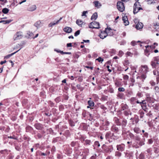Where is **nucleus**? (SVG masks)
<instances>
[{"mask_svg":"<svg viewBox=\"0 0 159 159\" xmlns=\"http://www.w3.org/2000/svg\"><path fill=\"white\" fill-rule=\"evenodd\" d=\"M111 30V29L110 28H107L105 29V30L101 31L99 36L101 39H103L107 37L108 35H111L110 34H109V32Z\"/></svg>","mask_w":159,"mask_h":159,"instance_id":"obj_1","label":"nucleus"},{"mask_svg":"<svg viewBox=\"0 0 159 159\" xmlns=\"http://www.w3.org/2000/svg\"><path fill=\"white\" fill-rule=\"evenodd\" d=\"M159 64V59L158 57L153 58L151 62V65L152 68H156Z\"/></svg>","mask_w":159,"mask_h":159,"instance_id":"obj_2","label":"nucleus"},{"mask_svg":"<svg viewBox=\"0 0 159 159\" xmlns=\"http://www.w3.org/2000/svg\"><path fill=\"white\" fill-rule=\"evenodd\" d=\"M102 150L105 153H110L113 150L112 146H107L105 144H103L102 146Z\"/></svg>","mask_w":159,"mask_h":159,"instance_id":"obj_3","label":"nucleus"},{"mask_svg":"<svg viewBox=\"0 0 159 159\" xmlns=\"http://www.w3.org/2000/svg\"><path fill=\"white\" fill-rule=\"evenodd\" d=\"M146 78V75L145 74H142L140 75H138L136 78V81L138 84H142Z\"/></svg>","mask_w":159,"mask_h":159,"instance_id":"obj_4","label":"nucleus"},{"mask_svg":"<svg viewBox=\"0 0 159 159\" xmlns=\"http://www.w3.org/2000/svg\"><path fill=\"white\" fill-rule=\"evenodd\" d=\"M128 135L130 139L136 141H139L141 139L140 136L137 134H134L131 132H129Z\"/></svg>","mask_w":159,"mask_h":159,"instance_id":"obj_5","label":"nucleus"},{"mask_svg":"<svg viewBox=\"0 0 159 159\" xmlns=\"http://www.w3.org/2000/svg\"><path fill=\"white\" fill-rule=\"evenodd\" d=\"M140 5L139 2H136L134 4L133 12L134 14L138 13L140 10H142V7H140Z\"/></svg>","mask_w":159,"mask_h":159,"instance_id":"obj_6","label":"nucleus"},{"mask_svg":"<svg viewBox=\"0 0 159 159\" xmlns=\"http://www.w3.org/2000/svg\"><path fill=\"white\" fill-rule=\"evenodd\" d=\"M89 26L90 28L98 29L100 28L99 23L96 21L91 22L89 25Z\"/></svg>","mask_w":159,"mask_h":159,"instance_id":"obj_7","label":"nucleus"},{"mask_svg":"<svg viewBox=\"0 0 159 159\" xmlns=\"http://www.w3.org/2000/svg\"><path fill=\"white\" fill-rule=\"evenodd\" d=\"M117 7L118 9L120 12H123L125 9L124 3L121 1H118L117 4Z\"/></svg>","mask_w":159,"mask_h":159,"instance_id":"obj_8","label":"nucleus"},{"mask_svg":"<svg viewBox=\"0 0 159 159\" xmlns=\"http://www.w3.org/2000/svg\"><path fill=\"white\" fill-rule=\"evenodd\" d=\"M145 141V139H143L142 140H140L139 141V142L138 144L135 143H134L132 144V146L134 148H138L140 146H141L145 144L144 142Z\"/></svg>","mask_w":159,"mask_h":159,"instance_id":"obj_9","label":"nucleus"},{"mask_svg":"<svg viewBox=\"0 0 159 159\" xmlns=\"http://www.w3.org/2000/svg\"><path fill=\"white\" fill-rule=\"evenodd\" d=\"M125 157L127 159H133V152H125Z\"/></svg>","mask_w":159,"mask_h":159,"instance_id":"obj_10","label":"nucleus"},{"mask_svg":"<svg viewBox=\"0 0 159 159\" xmlns=\"http://www.w3.org/2000/svg\"><path fill=\"white\" fill-rule=\"evenodd\" d=\"M34 126L35 128L39 130H43L44 129L43 125L39 123L35 124Z\"/></svg>","mask_w":159,"mask_h":159,"instance_id":"obj_11","label":"nucleus"},{"mask_svg":"<svg viewBox=\"0 0 159 159\" xmlns=\"http://www.w3.org/2000/svg\"><path fill=\"white\" fill-rule=\"evenodd\" d=\"M125 145L123 143L116 146L117 150L120 151H123L125 149Z\"/></svg>","mask_w":159,"mask_h":159,"instance_id":"obj_12","label":"nucleus"},{"mask_svg":"<svg viewBox=\"0 0 159 159\" xmlns=\"http://www.w3.org/2000/svg\"><path fill=\"white\" fill-rule=\"evenodd\" d=\"M111 137V136L110 132H108L106 133L105 135V137L106 139H109ZM111 137H112L113 138L115 139H117L118 138L117 136H116L114 135V133H112Z\"/></svg>","mask_w":159,"mask_h":159,"instance_id":"obj_13","label":"nucleus"},{"mask_svg":"<svg viewBox=\"0 0 159 159\" xmlns=\"http://www.w3.org/2000/svg\"><path fill=\"white\" fill-rule=\"evenodd\" d=\"M111 130L112 132L117 133L119 131L120 129L116 125H114L111 126Z\"/></svg>","mask_w":159,"mask_h":159,"instance_id":"obj_14","label":"nucleus"},{"mask_svg":"<svg viewBox=\"0 0 159 159\" xmlns=\"http://www.w3.org/2000/svg\"><path fill=\"white\" fill-rule=\"evenodd\" d=\"M15 36V40H17L21 39L22 37V32H18L16 33Z\"/></svg>","mask_w":159,"mask_h":159,"instance_id":"obj_15","label":"nucleus"},{"mask_svg":"<svg viewBox=\"0 0 159 159\" xmlns=\"http://www.w3.org/2000/svg\"><path fill=\"white\" fill-rule=\"evenodd\" d=\"M142 70L143 73L146 74L149 71L148 66L145 65L141 66Z\"/></svg>","mask_w":159,"mask_h":159,"instance_id":"obj_16","label":"nucleus"},{"mask_svg":"<svg viewBox=\"0 0 159 159\" xmlns=\"http://www.w3.org/2000/svg\"><path fill=\"white\" fill-rule=\"evenodd\" d=\"M120 122V125L121 126V128L125 127L127 124V121L125 119H123Z\"/></svg>","mask_w":159,"mask_h":159,"instance_id":"obj_17","label":"nucleus"},{"mask_svg":"<svg viewBox=\"0 0 159 159\" xmlns=\"http://www.w3.org/2000/svg\"><path fill=\"white\" fill-rule=\"evenodd\" d=\"M62 19V17H61L59 20H58L57 21H54L53 22H51L49 25H48V27H52L53 26L57 24L59 21L61 20Z\"/></svg>","mask_w":159,"mask_h":159,"instance_id":"obj_18","label":"nucleus"},{"mask_svg":"<svg viewBox=\"0 0 159 159\" xmlns=\"http://www.w3.org/2000/svg\"><path fill=\"white\" fill-rule=\"evenodd\" d=\"M64 31L68 33H70L72 32V29L71 27L66 26L63 29Z\"/></svg>","mask_w":159,"mask_h":159,"instance_id":"obj_19","label":"nucleus"},{"mask_svg":"<svg viewBox=\"0 0 159 159\" xmlns=\"http://www.w3.org/2000/svg\"><path fill=\"white\" fill-rule=\"evenodd\" d=\"M121 111L126 110L128 109V107L126 104L122 103L121 105Z\"/></svg>","mask_w":159,"mask_h":159,"instance_id":"obj_20","label":"nucleus"},{"mask_svg":"<svg viewBox=\"0 0 159 159\" xmlns=\"http://www.w3.org/2000/svg\"><path fill=\"white\" fill-rule=\"evenodd\" d=\"M143 25L141 22H138L136 25V28L137 30H139L143 28Z\"/></svg>","mask_w":159,"mask_h":159,"instance_id":"obj_21","label":"nucleus"},{"mask_svg":"<svg viewBox=\"0 0 159 159\" xmlns=\"http://www.w3.org/2000/svg\"><path fill=\"white\" fill-rule=\"evenodd\" d=\"M122 20L125 25H127L129 24V22L127 16H124L122 17Z\"/></svg>","mask_w":159,"mask_h":159,"instance_id":"obj_22","label":"nucleus"},{"mask_svg":"<svg viewBox=\"0 0 159 159\" xmlns=\"http://www.w3.org/2000/svg\"><path fill=\"white\" fill-rule=\"evenodd\" d=\"M113 120L117 125H120V122L119 119L117 117H115L114 118Z\"/></svg>","mask_w":159,"mask_h":159,"instance_id":"obj_23","label":"nucleus"},{"mask_svg":"<svg viewBox=\"0 0 159 159\" xmlns=\"http://www.w3.org/2000/svg\"><path fill=\"white\" fill-rule=\"evenodd\" d=\"M122 135H124L125 134H126L127 133H129L130 132L129 130H127L126 128L125 127H123L122 128Z\"/></svg>","mask_w":159,"mask_h":159,"instance_id":"obj_24","label":"nucleus"},{"mask_svg":"<svg viewBox=\"0 0 159 159\" xmlns=\"http://www.w3.org/2000/svg\"><path fill=\"white\" fill-rule=\"evenodd\" d=\"M93 3L94 4L95 7L98 8H100L101 6V4L98 1H95L93 2Z\"/></svg>","mask_w":159,"mask_h":159,"instance_id":"obj_25","label":"nucleus"},{"mask_svg":"<svg viewBox=\"0 0 159 159\" xmlns=\"http://www.w3.org/2000/svg\"><path fill=\"white\" fill-rule=\"evenodd\" d=\"M134 132L136 134H139L141 132V130L139 128L135 126L133 129Z\"/></svg>","mask_w":159,"mask_h":159,"instance_id":"obj_26","label":"nucleus"},{"mask_svg":"<svg viewBox=\"0 0 159 159\" xmlns=\"http://www.w3.org/2000/svg\"><path fill=\"white\" fill-rule=\"evenodd\" d=\"M117 97L121 99H124L125 98V95L122 93H118L117 94Z\"/></svg>","mask_w":159,"mask_h":159,"instance_id":"obj_27","label":"nucleus"},{"mask_svg":"<svg viewBox=\"0 0 159 159\" xmlns=\"http://www.w3.org/2000/svg\"><path fill=\"white\" fill-rule=\"evenodd\" d=\"M36 9V6L35 5H33L28 9V10L30 11H32L35 10Z\"/></svg>","mask_w":159,"mask_h":159,"instance_id":"obj_28","label":"nucleus"},{"mask_svg":"<svg viewBox=\"0 0 159 159\" xmlns=\"http://www.w3.org/2000/svg\"><path fill=\"white\" fill-rule=\"evenodd\" d=\"M98 17V14L97 12H95L93 14L91 17V20H96Z\"/></svg>","mask_w":159,"mask_h":159,"instance_id":"obj_29","label":"nucleus"},{"mask_svg":"<svg viewBox=\"0 0 159 159\" xmlns=\"http://www.w3.org/2000/svg\"><path fill=\"white\" fill-rule=\"evenodd\" d=\"M34 26L37 28L41 26V22L40 20L37 21L34 24Z\"/></svg>","mask_w":159,"mask_h":159,"instance_id":"obj_30","label":"nucleus"},{"mask_svg":"<svg viewBox=\"0 0 159 159\" xmlns=\"http://www.w3.org/2000/svg\"><path fill=\"white\" fill-rule=\"evenodd\" d=\"M8 150L7 149H4V150H2L0 151V153L4 155H7L8 154Z\"/></svg>","mask_w":159,"mask_h":159,"instance_id":"obj_31","label":"nucleus"},{"mask_svg":"<svg viewBox=\"0 0 159 159\" xmlns=\"http://www.w3.org/2000/svg\"><path fill=\"white\" fill-rule=\"evenodd\" d=\"M17 52H18V51H16V52H15L13 53H11V54H8V55L6 56H5L4 57V58L6 59H8L9 57H11V56H12V55H13L15 54Z\"/></svg>","mask_w":159,"mask_h":159,"instance_id":"obj_32","label":"nucleus"},{"mask_svg":"<svg viewBox=\"0 0 159 159\" xmlns=\"http://www.w3.org/2000/svg\"><path fill=\"white\" fill-rule=\"evenodd\" d=\"M84 144L86 145H90L92 143L91 140L88 139H86L84 141Z\"/></svg>","mask_w":159,"mask_h":159,"instance_id":"obj_33","label":"nucleus"},{"mask_svg":"<svg viewBox=\"0 0 159 159\" xmlns=\"http://www.w3.org/2000/svg\"><path fill=\"white\" fill-rule=\"evenodd\" d=\"M27 35H28V36L27 35L28 38H33V34L30 32H28Z\"/></svg>","mask_w":159,"mask_h":159,"instance_id":"obj_34","label":"nucleus"},{"mask_svg":"<svg viewBox=\"0 0 159 159\" xmlns=\"http://www.w3.org/2000/svg\"><path fill=\"white\" fill-rule=\"evenodd\" d=\"M76 23L79 26H81V25L83 23V22L82 20H76Z\"/></svg>","mask_w":159,"mask_h":159,"instance_id":"obj_35","label":"nucleus"},{"mask_svg":"<svg viewBox=\"0 0 159 159\" xmlns=\"http://www.w3.org/2000/svg\"><path fill=\"white\" fill-rule=\"evenodd\" d=\"M88 104L90 107H93L94 105V102L91 100H89L88 102Z\"/></svg>","mask_w":159,"mask_h":159,"instance_id":"obj_36","label":"nucleus"},{"mask_svg":"<svg viewBox=\"0 0 159 159\" xmlns=\"http://www.w3.org/2000/svg\"><path fill=\"white\" fill-rule=\"evenodd\" d=\"M159 72V67H158L157 69L154 70L153 71V74L154 75H156L157 74H158Z\"/></svg>","mask_w":159,"mask_h":159,"instance_id":"obj_37","label":"nucleus"},{"mask_svg":"<svg viewBox=\"0 0 159 159\" xmlns=\"http://www.w3.org/2000/svg\"><path fill=\"white\" fill-rule=\"evenodd\" d=\"M78 144L77 142L72 141L70 143V145L72 147H74L77 146Z\"/></svg>","mask_w":159,"mask_h":159,"instance_id":"obj_38","label":"nucleus"},{"mask_svg":"<svg viewBox=\"0 0 159 159\" xmlns=\"http://www.w3.org/2000/svg\"><path fill=\"white\" fill-rule=\"evenodd\" d=\"M9 11V10L7 8H4L2 10V12L5 14L7 13Z\"/></svg>","mask_w":159,"mask_h":159,"instance_id":"obj_39","label":"nucleus"},{"mask_svg":"<svg viewBox=\"0 0 159 159\" xmlns=\"http://www.w3.org/2000/svg\"><path fill=\"white\" fill-rule=\"evenodd\" d=\"M115 84L116 87H119L121 86V82L118 80L115 81Z\"/></svg>","mask_w":159,"mask_h":159,"instance_id":"obj_40","label":"nucleus"},{"mask_svg":"<svg viewBox=\"0 0 159 159\" xmlns=\"http://www.w3.org/2000/svg\"><path fill=\"white\" fill-rule=\"evenodd\" d=\"M158 44L157 43H154V44L150 46V48L151 49H154L156 46H157Z\"/></svg>","mask_w":159,"mask_h":159,"instance_id":"obj_41","label":"nucleus"},{"mask_svg":"<svg viewBox=\"0 0 159 159\" xmlns=\"http://www.w3.org/2000/svg\"><path fill=\"white\" fill-rule=\"evenodd\" d=\"M60 139V137H57L55 138H54L53 139L52 142L53 143H55L59 140Z\"/></svg>","mask_w":159,"mask_h":159,"instance_id":"obj_42","label":"nucleus"},{"mask_svg":"<svg viewBox=\"0 0 159 159\" xmlns=\"http://www.w3.org/2000/svg\"><path fill=\"white\" fill-rule=\"evenodd\" d=\"M141 106L143 109L144 111H146V112H148V109L146 107V105H142V106Z\"/></svg>","mask_w":159,"mask_h":159,"instance_id":"obj_43","label":"nucleus"},{"mask_svg":"<svg viewBox=\"0 0 159 159\" xmlns=\"http://www.w3.org/2000/svg\"><path fill=\"white\" fill-rule=\"evenodd\" d=\"M96 60L102 63L104 61L103 58H102L101 57H99L96 59Z\"/></svg>","mask_w":159,"mask_h":159,"instance_id":"obj_44","label":"nucleus"},{"mask_svg":"<svg viewBox=\"0 0 159 159\" xmlns=\"http://www.w3.org/2000/svg\"><path fill=\"white\" fill-rule=\"evenodd\" d=\"M121 155V153L119 151H116L115 152V156L117 157H120Z\"/></svg>","mask_w":159,"mask_h":159,"instance_id":"obj_45","label":"nucleus"},{"mask_svg":"<svg viewBox=\"0 0 159 159\" xmlns=\"http://www.w3.org/2000/svg\"><path fill=\"white\" fill-rule=\"evenodd\" d=\"M32 128L30 126H27L26 128V132H28L29 131L31 130L32 129Z\"/></svg>","mask_w":159,"mask_h":159,"instance_id":"obj_46","label":"nucleus"},{"mask_svg":"<svg viewBox=\"0 0 159 159\" xmlns=\"http://www.w3.org/2000/svg\"><path fill=\"white\" fill-rule=\"evenodd\" d=\"M144 52L146 56H148L149 55L150 53H149V49H146L145 50Z\"/></svg>","mask_w":159,"mask_h":159,"instance_id":"obj_47","label":"nucleus"},{"mask_svg":"<svg viewBox=\"0 0 159 159\" xmlns=\"http://www.w3.org/2000/svg\"><path fill=\"white\" fill-rule=\"evenodd\" d=\"M69 123L71 126H74L75 125V124L74 122L71 120H69Z\"/></svg>","mask_w":159,"mask_h":159,"instance_id":"obj_48","label":"nucleus"},{"mask_svg":"<svg viewBox=\"0 0 159 159\" xmlns=\"http://www.w3.org/2000/svg\"><path fill=\"white\" fill-rule=\"evenodd\" d=\"M39 146V143H37L34 144L33 146V147L35 149V150L37 149L38 148Z\"/></svg>","mask_w":159,"mask_h":159,"instance_id":"obj_49","label":"nucleus"},{"mask_svg":"<svg viewBox=\"0 0 159 159\" xmlns=\"http://www.w3.org/2000/svg\"><path fill=\"white\" fill-rule=\"evenodd\" d=\"M124 54V52L121 50H120L119 52L118 55L120 57H121Z\"/></svg>","mask_w":159,"mask_h":159,"instance_id":"obj_50","label":"nucleus"},{"mask_svg":"<svg viewBox=\"0 0 159 159\" xmlns=\"http://www.w3.org/2000/svg\"><path fill=\"white\" fill-rule=\"evenodd\" d=\"M132 94V92L131 91H128L126 92V95L127 96L129 97Z\"/></svg>","mask_w":159,"mask_h":159,"instance_id":"obj_51","label":"nucleus"},{"mask_svg":"<svg viewBox=\"0 0 159 159\" xmlns=\"http://www.w3.org/2000/svg\"><path fill=\"white\" fill-rule=\"evenodd\" d=\"M129 111L128 110L125 111L124 112V114L126 116H127L129 114Z\"/></svg>","mask_w":159,"mask_h":159,"instance_id":"obj_52","label":"nucleus"},{"mask_svg":"<svg viewBox=\"0 0 159 159\" xmlns=\"http://www.w3.org/2000/svg\"><path fill=\"white\" fill-rule=\"evenodd\" d=\"M99 107L104 111L107 109V108L103 105H101L99 106Z\"/></svg>","mask_w":159,"mask_h":159,"instance_id":"obj_53","label":"nucleus"},{"mask_svg":"<svg viewBox=\"0 0 159 159\" xmlns=\"http://www.w3.org/2000/svg\"><path fill=\"white\" fill-rule=\"evenodd\" d=\"M139 42H140L139 41H138L137 42H136L134 41H133L131 42V44L132 45L134 46L137 43Z\"/></svg>","mask_w":159,"mask_h":159,"instance_id":"obj_54","label":"nucleus"},{"mask_svg":"<svg viewBox=\"0 0 159 159\" xmlns=\"http://www.w3.org/2000/svg\"><path fill=\"white\" fill-rule=\"evenodd\" d=\"M129 78V77L127 75H124L123 79L124 80H128Z\"/></svg>","mask_w":159,"mask_h":159,"instance_id":"obj_55","label":"nucleus"},{"mask_svg":"<svg viewBox=\"0 0 159 159\" xmlns=\"http://www.w3.org/2000/svg\"><path fill=\"white\" fill-rule=\"evenodd\" d=\"M70 134V132L69 130H67L65 132L64 134L65 136H68Z\"/></svg>","mask_w":159,"mask_h":159,"instance_id":"obj_56","label":"nucleus"},{"mask_svg":"<svg viewBox=\"0 0 159 159\" xmlns=\"http://www.w3.org/2000/svg\"><path fill=\"white\" fill-rule=\"evenodd\" d=\"M118 90L120 92H124L125 91V89L123 87L119 88L118 89Z\"/></svg>","mask_w":159,"mask_h":159,"instance_id":"obj_57","label":"nucleus"},{"mask_svg":"<svg viewBox=\"0 0 159 159\" xmlns=\"http://www.w3.org/2000/svg\"><path fill=\"white\" fill-rule=\"evenodd\" d=\"M146 101L151 102H152V98L150 97H148L146 98Z\"/></svg>","mask_w":159,"mask_h":159,"instance_id":"obj_58","label":"nucleus"},{"mask_svg":"<svg viewBox=\"0 0 159 159\" xmlns=\"http://www.w3.org/2000/svg\"><path fill=\"white\" fill-rule=\"evenodd\" d=\"M94 145L97 146L98 147H99L100 146V143L98 141H96L94 142Z\"/></svg>","mask_w":159,"mask_h":159,"instance_id":"obj_59","label":"nucleus"},{"mask_svg":"<svg viewBox=\"0 0 159 159\" xmlns=\"http://www.w3.org/2000/svg\"><path fill=\"white\" fill-rule=\"evenodd\" d=\"M36 137H37L38 139H41L42 137V135L40 134L39 133H37V135H36Z\"/></svg>","mask_w":159,"mask_h":159,"instance_id":"obj_60","label":"nucleus"},{"mask_svg":"<svg viewBox=\"0 0 159 159\" xmlns=\"http://www.w3.org/2000/svg\"><path fill=\"white\" fill-rule=\"evenodd\" d=\"M80 30H77L74 34V35L75 36H77L78 35H79L80 34Z\"/></svg>","mask_w":159,"mask_h":159,"instance_id":"obj_61","label":"nucleus"},{"mask_svg":"<svg viewBox=\"0 0 159 159\" xmlns=\"http://www.w3.org/2000/svg\"><path fill=\"white\" fill-rule=\"evenodd\" d=\"M154 89L155 92H159V87L157 86H156L154 87Z\"/></svg>","mask_w":159,"mask_h":159,"instance_id":"obj_62","label":"nucleus"},{"mask_svg":"<svg viewBox=\"0 0 159 159\" xmlns=\"http://www.w3.org/2000/svg\"><path fill=\"white\" fill-rule=\"evenodd\" d=\"M154 152L156 153H158L159 151V149L157 148H154Z\"/></svg>","mask_w":159,"mask_h":159,"instance_id":"obj_63","label":"nucleus"},{"mask_svg":"<svg viewBox=\"0 0 159 159\" xmlns=\"http://www.w3.org/2000/svg\"><path fill=\"white\" fill-rule=\"evenodd\" d=\"M140 117L141 118H142L144 116V112L143 111H140Z\"/></svg>","mask_w":159,"mask_h":159,"instance_id":"obj_64","label":"nucleus"}]
</instances>
